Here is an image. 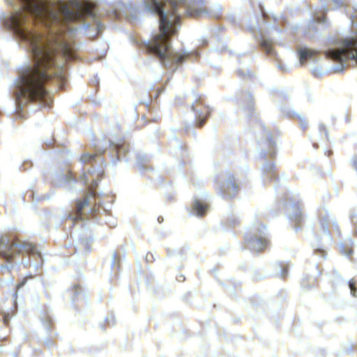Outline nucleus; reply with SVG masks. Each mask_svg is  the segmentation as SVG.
I'll return each mask as SVG.
<instances>
[{
    "mask_svg": "<svg viewBox=\"0 0 357 357\" xmlns=\"http://www.w3.org/2000/svg\"><path fill=\"white\" fill-rule=\"evenodd\" d=\"M281 274H282V275L284 277V273L283 272H282V273H281Z\"/></svg>",
    "mask_w": 357,
    "mask_h": 357,
    "instance_id": "cd10ccee",
    "label": "nucleus"
},
{
    "mask_svg": "<svg viewBox=\"0 0 357 357\" xmlns=\"http://www.w3.org/2000/svg\"><path fill=\"white\" fill-rule=\"evenodd\" d=\"M300 124L302 127L305 128L306 126L305 121L303 118H301L300 120Z\"/></svg>",
    "mask_w": 357,
    "mask_h": 357,
    "instance_id": "a211bd4d",
    "label": "nucleus"
},
{
    "mask_svg": "<svg viewBox=\"0 0 357 357\" xmlns=\"http://www.w3.org/2000/svg\"><path fill=\"white\" fill-rule=\"evenodd\" d=\"M208 208V205L199 201L198 199H195L194 201L192 209L190 213L197 216H202L205 213Z\"/></svg>",
    "mask_w": 357,
    "mask_h": 357,
    "instance_id": "0eeeda50",
    "label": "nucleus"
},
{
    "mask_svg": "<svg viewBox=\"0 0 357 357\" xmlns=\"http://www.w3.org/2000/svg\"><path fill=\"white\" fill-rule=\"evenodd\" d=\"M295 229L298 230V226H296Z\"/></svg>",
    "mask_w": 357,
    "mask_h": 357,
    "instance_id": "bb28decb",
    "label": "nucleus"
},
{
    "mask_svg": "<svg viewBox=\"0 0 357 357\" xmlns=\"http://www.w3.org/2000/svg\"><path fill=\"white\" fill-rule=\"evenodd\" d=\"M334 1H335V3L337 5V6H340L337 0H334Z\"/></svg>",
    "mask_w": 357,
    "mask_h": 357,
    "instance_id": "393cba45",
    "label": "nucleus"
},
{
    "mask_svg": "<svg viewBox=\"0 0 357 357\" xmlns=\"http://www.w3.org/2000/svg\"><path fill=\"white\" fill-rule=\"evenodd\" d=\"M245 239L250 249L256 251H260L266 246L267 240L265 237V234L263 231H259V234L254 236L245 235Z\"/></svg>",
    "mask_w": 357,
    "mask_h": 357,
    "instance_id": "39448f33",
    "label": "nucleus"
},
{
    "mask_svg": "<svg viewBox=\"0 0 357 357\" xmlns=\"http://www.w3.org/2000/svg\"><path fill=\"white\" fill-rule=\"evenodd\" d=\"M82 180L86 183L88 181V174H84L82 176Z\"/></svg>",
    "mask_w": 357,
    "mask_h": 357,
    "instance_id": "6ab92c4d",
    "label": "nucleus"
},
{
    "mask_svg": "<svg viewBox=\"0 0 357 357\" xmlns=\"http://www.w3.org/2000/svg\"><path fill=\"white\" fill-rule=\"evenodd\" d=\"M342 70H343V67H341V68L337 67V68L335 69L334 71L339 72V71H342Z\"/></svg>",
    "mask_w": 357,
    "mask_h": 357,
    "instance_id": "4be33fe9",
    "label": "nucleus"
},
{
    "mask_svg": "<svg viewBox=\"0 0 357 357\" xmlns=\"http://www.w3.org/2000/svg\"><path fill=\"white\" fill-rule=\"evenodd\" d=\"M220 10H221V8L220 7H218V11L217 13H215L213 15H214V17H217L218 16V14L220 13Z\"/></svg>",
    "mask_w": 357,
    "mask_h": 357,
    "instance_id": "412c9836",
    "label": "nucleus"
},
{
    "mask_svg": "<svg viewBox=\"0 0 357 357\" xmlns=\"http://www.w3.org/2000/svg\"><path fill=\"white\" fill-rule=\"evenodd\" d=\"M144 7L152 14L159 16L160 33L155 34L151 40L147 41L146 47L154 54L165 66L180 63L184 56L172 49L169 38L176 31L179 16L186 14L199 16L202 10L188 4V0H151L145 1Z\"/></svg>",
    "mask_w": 357,
    "mask_h": 357,
    "instance_id": "f03ea898",
    "label": "nucleus"
},
{
    "mask_svg": "<svg viewBox=\"0 0 357 357\" xmlns=\"http://www.w3.org/2000/svg\"><path fill=\"white\" fill-rule=\"evenodd\" d=\"M324 232L329 237V234H328V231L327 229H324Z\"/></svg>",
    "mask_w": 357,
    "mask_h": 357,
    "instance_id": "5701e85b",
    "label": "nucleus"
},
{
    "mask_svg": "<svg viewBox=\"0 0 357 357\" xmlns=\"http://www.w3.org/2000/svg\"><path fill=\"white\" fill-rule=\"evenodd\" d=\"M351 32L353 35L342 39L336 47L327 52L328 57L341 63L348 59L357 62V23H353Z\"/></svg>",
    "mask_w": 357,
    "mask_h": 357,
    "instance_id": "7ed1b4c3",
    "label": "nucleus"
},
{
    "mask_svg": "<svg viewBox=\"0 0 357 357\" xmlns=\"http://www.w3.org/2000/svg\"><path fill=\"white\" fill-rule=\"evenodd\" d=\"M93 158V155L91 154H84L80 158V161L82 162H86L89 160H91Z\"/></svg>",
    "mask_w": 357,
    "mask_h": 357,
    "instance_id": "f8f14e48",
    "label": "nucleus"
},
{
    "mask_svg": "<svg viewBox=\"0 0 357 357\" xmlns=\"http://www.w3.org/2000/svg\"><path fill=\"white\" fill-rule=\"evenodd\" d=\"M93 197V192H89L88 195H86V196L85 197V198L84 199V200L82 202H79L78 204H77V211L78 213H81V211H82V209L86 206L88 205L89 202V200Z\"/></svg>",
    "mask_w": 357,
    "mask_h": 357,
    "instance_id": "1a4fd4ad",
    "label": "nucleus"
},
{
    "mask_svg": "<svg viewBox=\"0 0 357 357\" xmlns=\"http://www.w3.org/2000/svg\"><path fill=\"white\" fill-rule=\"evenodd\" d=\"M344 249V246L343 245H340V250L342 252L344 253L345 255H349L351 253V249H347V250H343Z\"/></svg>",
    "mask_w": 357,
    "mask_h": 357,
    "instance_id": "dca6fc26",
    "label": "nucleus"
},
{
    "mask_svg": "<svg viewBox=\"0 0 357 357\" xmlns=\"http://www.w3.org/2000/svg\"><path fill=\"white\" fill-rule=\"evenodd\" d=\"M222 189L225 197H231L237 192L238 187L236 184L229 178L222 185Z\"/></svg>",
    "mask_w": 357,
    "mask_h": 357,
    "instance_id": "423d86ee",
    "label": "nucleus"
},
{
    "mask_svg": "<svg viewBox=\"0 0 357 357\" xmlns=\"http://www.w3.org/2000/svg\"><path fill=\"white\" fill-rule=\"evenodd\" d=\"M132 8L131 6L126 8L125 14L126 15V16L128 17H129L130 19L136 20L137 19L136 15H132V14L130 13V12H132Z\"/></svg>",
    "mask_w": 357,
    "mask_h": 357,
    "instance_id": "9b49d317",
    "label": "nucleus"
},
{
    "mask_svg": "<svg viewBox=\"0 0 357 357\" xmlns=\"http://www.w3.org/2000/svg\"><path fill=\"white\" fill-rule=\"evenodd\" d=\"M261 45L263 48H264L267 53L271 54L272 52V46L268 41L263 40L261 43Z\"/></svg>",
    "mask_w": 357,
    "mask_h": 357,
    "instance_id": "9d476101",
    "label": "nucleus"
},
{
    "mask_svg": "<svg viewBox=\"0 0 357 357\" xmlns=\"http://www.w3.org/2000/svg\"><path fill=\"white\" fill-rule=\"evenodd\" d=\"M22 250L33 254H39L36 251L34 245L31 243L28 242L22 244L14 242L11 243L6 237H2L0 239V251L8 261L11 259L14 255L20 252Z\"/></svg>",
    "mask_w": 357,
    "mask_h": 357,
    "instance_id": "20e7f679",
    "label": "nucleus"
},
{
    "mask_svg": "<svg viewBox=\"0 0 357 357\" xmlns=\"http://www.w3.org/2000/svg\"><path fill=\"white\" fill-rule=\"evenodd\" d=\"M349 287L350 288L351 294L354 296L357 297V290L355 288L354 283L352 282H349Z\"/></svg>",
    "mask_w": 357,
    "mask_h": 357,
    "instance_id": "ddd939ff",
    "label": "nucleus"
},
{
    "mask_svg": "<svg viewBox=\"0 0 357 357\" xmlns=\"http://www.w3.org/2000/svg\"><path fill=\"white\" fill-rule=\"evenodd\" d=\"M21 1L22 8L16 9L6 17L5 24L18 39L29 45L33 62L23 67L20 77L15 81L16 101L22 107L28 101L43 100L48 106L50 101L43 83L52 76V68H55L53 73L59 80L65 79L63 64H56L54 53L66 58L73 57V46L59 27L83 16L93 17V10L89 4L77 1L72 2V10L61 2Z\"/></svg>",
    "mask_w": 357,
    "mask_h": 357,
    "instance_id": "f257e3e1",
    "label": "nucleus"
},
{
    "mask_svg": "<svg viewBox=\"0 0 357 357\" xmlns=\"http://www.w3.org/2000/svg\"><path fill=\"white\" fill-rule=\"evenodd\" d=\"M333 224H334V225H335L336 227H337V225H336V222H333Z\"/></svg>",
    "mask_w": 357,
    "mask_h": 357,
    "instance_id": "a878e982",
    "label": "nucleus"
},
{
    "mask_svg": "<svg viewBox=\"0 0 357 357\" xmlns=\"http://www.w3.org/2000/svg\"><path fill=\"white\" fill-rule=\"evenodd\" d=\"M96 26L98 31H100L102 29V25L99 21H96Z\"/></svg>",
    "mask_w": 357,
    "mask_h": 357,
    "instance_id": "f3484780",
    "label": "nucleus"
},
{
    "mask_svg": "<svg viewBox=\"0 0 357 357\" xmlns=\"http://www.w3.org/2000/svg\"><path fill=\"white\" fill-rule=\"evenodd\" d=\"M201 115H202V114L200 112H199V114L197 116V122L199 126H202L204 122V119H201Z\"/></svg>",
    "mask_w": 357,
    "mask_h": 357,
    "instance_id": "2eb2a0df",
    "label": "nucleus"
},
{
    "mask_svg": "<svg viewBox=\"0 0 357 357\" xmlns=\"http://www.w3.org/2000/svg\"><path fill=\"white\" fill-rule=\"evenodd\" d=\"M67 29H68V35L70 36H72L74 33L75 30L73 29L68 27Z\"/></svg>",
    "mask_w": 357,
    "mask_h": 357,
    "instance_id": "aec40b11",
    "label": "nucleus"
},
{
    "mask_svg": "<svg viewBox=\"0 0 357 357\" xmlns=\"http://www.w3.org/2000/svg\"><path fill=\"white\" fill-rule=\"evenodd\" d=\"M300 63L303 64L305 62L307 59L312 57L313 52L307 48H300L298 50Z\"/></svg>",
    "mask_w": 357,
    "mask_h": 357,
    "instance_id": "6e6552de",
    "label": "nucleus"
},
{
    "mask_svg": "<svg viewBox=\"0 0 357 357\" xmlns=\"http://www.w3.org/2000/svg\"><path fill=\"white\" fill-rule=\"evenodd\" d=\"M23 285V283H20L17 284V288H20Z\"/></svg>",
    "mask_w": 357,
    "mask_h": 357,
    "instance_id": "b1692460",
    "label": "nucleus"
},
{
    "mask_svg": "<svg viewBox=\"0 0 357 357\" xmlns=\"http://www.w3.org/2000/svg\"><path fill=\"white\" fill-rule=\"evenodd\" d=\"M292 218L294 219L296 224L301 221V214L299 210L296 211V213L294 214V216Z\"/></svg>",
    "mask_w": 357,
    "mask_h": 357,
    "instance_id": "4468645a",
    "label": "nucleus"
}]
</instances>
